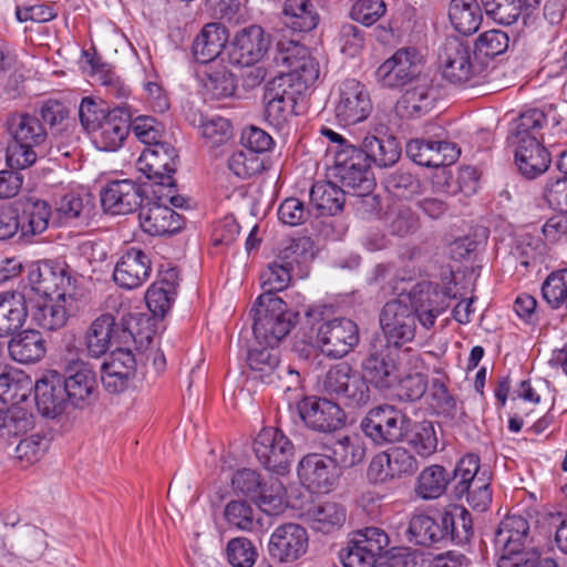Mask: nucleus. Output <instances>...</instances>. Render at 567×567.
Wrapping results in <instances>:
<instances>
[{"mask_svg": "<svg viewBox=\"0 0 567 567\" xmlns=\"http://www.w3.org/2000/svg\"><path fill=\"white\" fill-rule=\"evenodd\" d=\"M445 293L437 286L425 284L410 293V305L401 299L388 301L380 313V326L386 344L404 346L415 337L416 319L425 329L446 309Z\"/></svg>", "mask_w": 567, "mask_h": 567, "instance_id": "nucleus-1", "label": "nucleus"}, {"mask_svg": "<svg viewBox=\"0 0 567 567\" xmlns=\"http://www.w3.org/2000/svg\"><path fill=\"white\" fill-rule=\"evenodd\" d=\"M12 143L6 159L10 167L28 168L47 155L48 133L40 118L30 113H12L7 120Z\"/></svg>", "mask_w": 567, "mask_h": 567, "instance_id": "nucleus-2", "label": "nucleus"}, {"mask_svg": "<svg viewBox=\"0 0 567 567\" xmlns=\"http://www.w3.org/2000/svg\"><path fill=\"white\" fill-rule=\"evenodd\" d=\"M252 331L260 343L276 347L295 327L298 312L288 310L286 302L275 293H261L250 309Z\"/></svg>", "mask_w": 567, "mask_h": 567, "instance_id": "nucleus-3", "label": "nucleus"}, {"mask_svg": "<svg viewBox=\"0 0 567 567\" xmlns=\"http://www.w3.org/2000/svg\"><path fill=\"white\" fill-rule=\"evenodd\" d=\"M453 495L461 499L466 497L467 504L477 512H485L492 503L491 473L482 468L480 457L468 453L463 456L453 471Z\"/></svg>", "mask_w": 567, "mask_h": 567, "instance_id": "nucleus-4", "label": "nucleus"}, {"mask_svg": "<svg viewBox=\"0 0 567 567\" xmlns=\"http://www.w3.org/2000/svg\"><path fill=\"white\" fill-rule=\"evenodd\" d=\"M410 417L398 408L382 404L372 408L362 419L360 427L375 445L383 446L403 441Z\"/></svg>", "mask_w": 567, "mask_h": 567, "instance_id": "nucleus-5", "label": "nucleus"}, {"mask_svg": "<svg viewBox=\"0 0 567 567\" xmlns=\"http://www.w3.org/2000/svg\"><path fill=\"white\" fill-rule=\"evenodd\" d=\"M371 164L359 146H346L336 151L332 175L350 194L351 192H370L374 187Z\"/></svg>", "mask_w": 567, "mask_h": 567, "instance_id": "nucleus-6", "label": "nucleus"}, {"mask_svg": "<svg viewBox=\"0 0 567 567\" xmlns=\"http://www.w3.org/2000/svg\"><path fill=\"white\" fill-rule=\"evenodd\" d=\"M423 58L415 48L398 49L377 69V82L386 89L413 84L422 75Z\"/></svg>", "mask_w": 567, "mask_h": 567, "instance_id": "nucleus-7", "label": "nucleus"}, {"mask_svg": "<svg viewBox=\"0 0 567 567\" xmlns=\"http://www.w3.org/2000/svg\"><path fill=\"white\" fill-rule=\"evenodd\" d=\"M439 63L445 80L453 84L467 83L477 78L482 64L472 61V49L467 42L451 37L439 51Z\"/></svg>", "mask_w": 567, "mask_h": 567, "instance_id": "nucleus-8", "label": "nucleus"}, {"mask_svg": "<svg viewBox=\"0 0 567 567\" xmlns=\"http://www.w3.org/2000/svg\"><path fill=\"white\" fill-rule=\"evenodd\" d=\"M254 452L265 468L285 474L289 471L295 446L278 427H264L254 441Z\"/></svg>", "mask_w": 567, "mask_h": 567, "instance_id": "nucleus-9", "label": "nucleus"}, {"mask_svg": "<svg viewBox=\"0 0 567 567\" xmlns=\"http://www.w3.org/2000/svg\"><path fill=\"white\" fill-rule=\"evenodd\" d=\"M398 347L374 342L362 362L364 378L375 388L391 389L400 381Z\"/></svg>", "mask_w": 567, "mask_h": 567, "instance_id": "nucleus-10", "label": "nucleus"}, {"mask_svg": "<svg viewBox=\"0 0 567 567\" xmlns=\"http://www.w3.org/2000/svg\"><path fill=\"white\" fill-rule=\"evenodd\" d=\"M29 282L33 291L41 298H55L74 300V282L70 271L64 265L52 261L41 262L30 270Z\"/></svg>", "mask_w": 567, "mask_h": 567, "instance_id": "nucleus-11", "label": "nucleus"}, {"mask_svg": "<svg viewBox=\"0 0 567 567\" xmlns=\"http://www.w3.org/2000/svg\"><path fill=\"white\" fill-rule=\"evenodd\" d=\"M372 101L364 84L355 79H347L339 85L334 105L337 121L343 125H354L369 117Z\"/></svg>", "mask_w": 567, "mask_h": 567, "instance_id": "nucleus-12", "label": "nucleus"}, {"mask_svg": "<svg viewBox=\"0 0 567 567\" xmlns=\"http://www.w3.org/2000/svg\"><path fill=\"white\" fill-rule=\"evenodd\" d=\"M317 343L327 357L342 358L359 343L358 326L347 318L322 321L317 329Z\"/></svg>", "mask_w": 567, "mask_h": 567, "instance_id": "nucleus-13", "label": "nucleus"}, {"mask_svg": "<svg viewBox=\"0 0 567 567\" xmlns=\"http://www.w3.org/2000/svg\"><path fill=\"white\" fill-rule=\"evenodd\" d=\"M297 412L307 427L322 433L336 432L347 420L340 404L326 398L306 396L297 403Z\"/></svg>", "mask_w": 567, "mask_h": 567, "instance_id": "nucleus-14", "label": "nucleus"}, {"mask_svg": "<svg viewBox=\"0 0 567 567\" xmlns=\"http://www.w3.org/2000/svg\"><path fill=\"white\" fill-rule=\"evenodd\" d=\"M308 544L309 537L305 527L296 523H286L271 533L268 554L278 564H290L307 553Z\"/></svg>", "mask_w": 567, "mask_h": 567, "instance_id": "nucleus-15", "label": "nucleus"}, {"mask_svg": "<svg viewBox=\"0 0 567 567\" xmlns=\"http://www.w3.org/2000/svg\"><path fill=\"white\" fill-rule=\"evenodd\" d=\"M178 154L174 146L166 142L155 143L146 146L138 161V169L143 172L148 179H154L157 184L173 187V178L176 172Z\"/></svg>", "mask_w": 567, "mask_h": 567, "instance_id": "nucleus-16", "label": "nucleus"}, {"mask_svg": "<svg viewBox=\"0 0 567 567\" xmlns=\"http://www.w3.org/2000/svg\"><path fill=\"white\" fill-rule=\"evenodd\" d=\"M100 200L107 214H131L142 205L141 187L131 179L111 181L101 189Z\"/></svg>", "mask_w": 567, "mask_h": 567, "instance_id": "nucleus-17", "label": "nucleus"}, {"mask_svg": "<svg viewBox=\"0 0 567 567\" xmlns=\"http://www.w3.org/2000/svg\"><path fill=\"white\" fill-rule=\"evenodd\" d=\"M269 38L259 25L243 29L235 37L228 52L229 62L238 66H251L261 60L269 48Z\"/></svg>", "mask_w": 567, "mask_h": 567, "instance_id": "nucleus-18", "label": "nucleus"}, {"mask_svg": "<svg viewBox=\"0 0 567 567\" xmlns=\"http://www.w3.org/2000/svg\"><path fill=\"white\" fill-rule=\"evenodd\" d=\"M60 381L63 382L70 402L75 406L90 399L96 388L92 367L81 359H71L65 362Z\"/></svg>", "mask_w": 567, "mask_h": 567, "instance_id": "nucleus-19", "label": "nucleus"}, {"mask_svg": "<svg viewBox=\"0 0 567 567\" xmlns=\"http://www.w3.org/2000/svg\"><path fill=\"white\" fill-rule=\"evenodd\" d=\"M131 130V113L126 105L113 107L93 131L94 144L99 150L114 152L126 140Z\"/></svg>", "mask_w": 567, "mask_h": 567, "instance_id": "nucleus-20", "label": "nucleus"}, {"mask_svg": "<svg viewBox=\"0 0 567 567\" xmlns=\"http://www.w3.org/2000/svg\"><path fill=\"white\" fill-rule=\"evenodd\" d=\"M406 155L417 165L440 167L453 164L460 156V150L446 141L414 138L406 144Z\"/></svg>", "mask_w": 567, "mask_h": 567, "instance_id": "nucleus-21", "label": "nucleus"}, {"mask_svg": "<svg viewBox=\"0 0 567 567\" xmlns=\"http://www.w3.org/2000/svg\"><path fill=\"white\" fill-rule=\"evenodd\" d=\"M529 524L519 515L506 516L498 525L494 544L501 553L499 559L522 556L526 558L533 553L524 551L523 546L528 536Z\"/></svg>", "mask_w": 567, "mask_h": 567, "instance_id": "nucleus-22", "label": "nucleus"}, {"mask_svg": "<svg viewBox=\"0 0 567 567\" xmlns=\"http://www.w3.org/2000/svg\"><path fill=\"white\" fill-rule=\"evenodd\" d=\"M60 373L49 371L34 385V400L38 411L47 417H56L62 414L71 403Z\"/></svg>", "mask_w": 567, "mask_h": 567, "instance_id": "nucleus-23", "label": "nucleus"}, {"mask_svg": "<svg viewBox=\"0 0 567 567\" xmlns=\"http://www.w3.org/2000/svg\"><path fill=\"white\" fill-rule=\"evenodd\" d=\"M298 475L308 488L328 492L338 478V470L327 453L308 454L299 462Z\"/></svg>", "mask_w": 567, "mask_h": 567, "instance_id": "nucleus-24", "label": "nucleus"}, {"mask_svg": "<svg viewBox=\"0 0 567 567\" xmlns=\"http://www.w3.org/2000/svg\"><path fill=\"white\" fill-rule=\"evenodd\" d=\"M138 219L142 229L152 236L173 235L184 226V219L179 214L157 202L141 206Z\"/></svg>", "mask_w": 567, "mask_h": 567, "instance_id": "nucleus-25", "label": "nucleus"}, {"mask_svg": "<svg viewBox=\"0 0 567 567\" xmlns=\"http://www.w3.org/2000/svg\"><path fill=\"white\" fill-rule=\"evenodd\" d=\"M150 274V257L141 249L131 248L117 261L113 279L120 287L131 290L141 287Z\"/></svg>", "mask_w": 567, "mask_h": 567, "instance_id": "nucleus-26", "label": "nucleus"}, {"mask_svg": "<svg viewBox=\"0 0 567 567\" xmlns=\"http://www.w3.org/2000/svg\"><path fill=\"white\" fill-rule=\"evenodd\" d=\"M323 450L337 467L344 468L362 463L367 454L364 440L358 433L333 435L323 443Z\"/></svg>", "mask_w": 567, "mask_h": 567, "instance_id": "nucleus-27", "label": "nucleus"}, {"mask_svg": "<svg viewBox=\"0 0 567 567\" xmlns=\"http://www.w3.org/2000/svg\"><path fill=\"white\" fill-rule=\"evenodd\" d=\"M488 17L499 24L509 25L523 16L526 27L534 24L533 10L537 9L539 0H481Z\"/></svg>", "mask_w": 567, "mask_h": 567, "instance_id": "nucleus-28", "label": "nucleus"}, {"mask_svg": "<svg viewBox=\"0 0 567 567\" xmlns=\"http://www.w3.org/2000/svg\"><path fill=\"white\" fill-rule=\"evenodd\" d=\"M544 126H546V116L540 109H529L512 122L507 143L515 150L518 146L536 145L540 143Z\"/></svg>", "mask_w": 567, "mask_h": 567, "instance_id": "nucleus-29", "label": "nucleus"}, {"mask_svg": "<svg viewBox=\"0 0 567 567\" xmlns=\"http://www.w3.org/2000/svg\"><path fill=\"white\" fill-rule=\"evenodd\" d=\"M247 362L251 377L266 384H275L281 379V372L295 373L289 367H280L278 351L275 347L265 346L248 351Z\"/></svg>", "mask_w": 567, "mask_h": 567, "instance_id": "nucleus-30", "label": "nucleus"}, {"mask_svg": "<svg viewBox=\"0 0 567 567\" xmlns=\"http://www.w3.org/2000/svg\"><path fill=\"white\" fill-rule=\"evenodd\" d=\"M73 300L55 298H41L32 307L31 320L39 328L55 331L63 328L69 319Z\"/></svg>", "mask_w": 567, "mask_h": 567, "instance_id": "nucleus-31", "label": "nucleus"}, {"mask_svg": "<svg viewBox=\"0 0 567 567\" xmlns=\"http://www.w3.org/2000/svg\"><path fill=\"white\" fill-rule=\"evenodd\" d=\"M19 209L21 234L37 235L48 229L52 218L50 204L37 197H27L16 203Z\"/></svg>", "mask_w": 567, "mask_h": 567, "instance_id": "nucleus-32", "label": "nucleus"}, {"mask_svg": "<svg viewBox=\"0 0 567 567\" xmlns=\"http://www.w3.org/2000/svg\"><path fill=\"white\" fill-rule=\"evenodd\" d=\"M28 317L25 297L18 291L0 293V338L12 336L21 329Z\"/></svg>", "mask_w": 567, "mask_h": 567, "instance_id": "nucleus-33", "label": "nucleus"}, {"mask_svg": "<svg viewBox=\"0 0 567 567\" xmlns=\"http://www.w3.org/2000/svg\"><path fill=\"white\" fill-rule=\"evenodd\" d=\"M228 40L227 29L217 22L207 23L193 42V54L198 63L218 58Z\"/></svg>", "mask_w": 567, "mask_h": 567, "instance_id": "nucleus-34", "label": "nucleus"}, {"mask_svg": "<svg viewBox=\"0 0 567 567\" xmlns=\"http://www.w3.org/2000/svg\"><path fill=\"white\" fill-rule=\"evenodd\" d=\"M435 94L431 81L421 75L414 85L405 91L399 105L403 115L417 118L427 114L434 106Z\"/></svg>", "mask_w": 567, "mask_h": 567, "instance_id": "nucleus-35", "label": "nucleus"}, {"mask_svg": "<svg viewBox=\"0 0 567 567\" xmlns=\"http://www.w3.org/2000/svg\"><path fill=\"white\" fill-rule=\"evenodd\" d=\"M406 540L417 546H432L444 543L442 514L436 518L426 514L413 515L405 530Z\"/></svg>", "mask_w": 567, "mask_h": 567, "instance_id": "nucleus-36", "label": "nucleus"}, {"mask_svg": "<svg viewBox=\"0 0 567 567\" xmlns=\"http://www.w3.org/2000/svg\"><path fill=\"white\" fill-rule=\"evenodd\" d=\"M348 190L331 182H316L309 193L310 204L318 215L333 216L343 209Z\"/></svg>", "mask_w": 567, "mask_h": 567, "instance_id": "nucleus-37", "label": "nucleus"}, {"mask_svg": "<svg viewBox=\"0 0 567 567\" xmlns=\"http://www.w3.org/2000/svg\"><path fill=\"white\" fill-rule=\"evenodd\" d=\"M10 357L20 363H33L45 354V341L35 330H25L8 343Z\"/></svg>", "mask_w": 567, "mask_h": 567, "instance_id": "nucleus-38", "label": "nucleus"}, {"mask_svg": "<svg viewBox=\"0 0 567 567\" xmlns=\"http://www.w3.org/2000/svg\"><path fill=\"white\" fill-rule=\"evenodd\" d=\"M359 147L365 153L369 163H374L379 167L392 166L401 156V147L393 136L380 138L368 135Z\"/></svg>", "mask_w": 567, "mask_h": 567, "instance_id": "nucleus-39", "label": "nucleus"}, {"mask_svg": "<svg viewBox=\"0 0 567 567\" xmlns=\"http://www.w3.org/2000/svg\"><path fill=\"white\" fill-rule=\"evenodd\" d=\"M114 329L115 318L110 313L101 315L92 321L84 337L85 347L91 357L100 358L109 351Z\"/></svg>", "mask_w": 567, "mask_h": 567, "instance_id": "nucleus-40", "label": "nucleus"}, {"mask_svg": "<svg viewBox=\"0 0 567 567\" xmlns=\"http://www.w3.org/2000/svg\"><path fill=\"white\" fill-rule=\"evenodd\" d=\"M346 517V508L334 502L315 504L307 512L311 528L323 534H330L342 527Z\"/></svg>", "mask_w": 567, "mask_h": 567, "instance_id": "nucleus-41", "label": "nucleus"}, {"mask_svg": "<svg viewBox=\"0 0 567 567\" xmlns=\"http://www.w3.org/2000/svg\"><path fill=\"white\" fill-rule=\"evenodd\" d=\"M33 426L34 415L28 409L17 404L6 409L0 408V440L10 441L19 437Z\"/></svg>", "mask_w": 567, "mask_h": 567, "instance_id": "nucleus-42", "label": "nucleus"}, {"mask_svg": "<svg viewBox=\"0 0 567 567\" xmlns=\"http://www.w3.org/2000/svg\"><path fill=\"white\" fill-rule=\"evenodd\" d=\"M449 18L457 32L464 35L473 34L482 23L481 7L476 0H452Z\"/></svg>", "mask_w": 567, "mask_h": 567, "instance_id": "nucleus-43", "label": "nucleus"}, {"mask_svg": "<svg viewBox=\"0 0 567 567\" xmlns=\"http://www.w3.org/2000/svg\"><path fill=\"white\" fill-rule=\"evenodd\" d=\"M282 21L289 29L308 32L318 24V13L310 0H286Z\"/></svg>", "mask_w": 567, "mask_h": 567, "instance_id": "nucleus-44", "label": "nucleus"}, {"mask_svg": "<svg viewBox=\"0 0 567 567\" xmlns=\"http://www.w3.org/2000/svg\"><path fill=\"white\" fill-rule=\"evenodd\" d=\"M514 152L518 169L527 178H535L549 167L550 155L542 142L530 146H518Z\"/></svg>", "mask_w": 567, "mask_h": 567, "instance_id": "nucleus-45", "label": "nucleus"}, {"mask_svg": "<svg viewBox=\"0 0 567 567\" xmlns=\"http://www.w3.org/2000/svg\"><path fill=\"white\" fill-rule=\"evenodd\" d=\"M442 528L444 543L465 544L473 535L471 514L464 507L444 512L442 513Z\"/></svg>", "mask_w": 567, "mask_h": 567, "instance_id": "nucleus-46", "label": "nucleus"}, {"mask_svg": "<svg viewBox=\"0 0 567 567\" xmlns=\"http://www.w3.org/2000/svg\"><path fill=\"white\" fill-rule=\"evenodd\" d=\"M452 484V477L441 465L425 467L419 475L415 493L423 499H435L440 497Z\"/></svg>", "mask_w": 567, "mask_h": 567, "instance_id": "nucleus-47", "label": "nucleus"}, {"mask_svg": "<svg viewBox=\"0 0 567 567\" xmlns=\"http://www.w3.org/2000/svg\"><path fill=\"white\" fill-rule=\"evenodd\" d=\"M403 440L421 456L433 454L437 447V436L431 421L410 422Z\"/></svg>", "mask_w": 567, "mask_h": 567, "instance_id": "nucleus-48", "label": "nucleus"}, {"mask_svg": "<svg viewBox=\"0 0 567 567\" xmlns=\"http://www.w3.org/2000/svg\"><path fill=\"white\" fill-rule=\"evenodd\" d=\"M310 248L309 238L290 239L278 250L274 260L293 271L296 267L306 262L312 256Z\"/></svg>", "mask_w": 567, "mask_h": 567, "instance_id": "nucleus-49", "label": "nucleus"}, {"mask_svg": "<svg viewBox=\"0 0 567 567\" xmlns=\"http://www.w3.org/2000/svg\"><path fill=\"white\" fill-rule=\"evenodd\" d=\"M47 546L44 530L34 526H27L17 539V549L29 561L38 560L43 555Z\"/></svg>", "mask_w": 567, "mask_h": 567, "instance_id": "nucleus-50", "label": "nucleus"}, {"mask_svg": "<svg viewBox=\"0 0 567 567\" xmlns=\"http://www.w3.org/2000/svg\"><path fill=\"white\" fill-rule=\"evenodd\" d=\"M305 92L301 84L296 83L286 72H282L267 84L265 96L275 97L296 106L298 99Z\"/></svg>", "mask_w": 567, "mask_h": 567, "instance_id": "nucleus-51", "label": "nucleus"}, {"mask_svg": "<svg viewBox=\"0 0 567 567\" xmlns=\"http://www.w3.org/2000/svg\"><path fill=\"white\" fill-rule=\"evenodd\" d=\"M367 379L358 371L353 370L346 382L342 393L338 401L348 408L357 409L367 405L370 401V389L367 384Z\"/></svg>", "mask_w": 567, "mask_h": 567, "instance_id": "nucleus-52", "label": "nucleus"}, {"mask_svg": "<svg viewBox=\"0 0 567 567\" xmlns=\"http://www.w3.org/2000/svg\"><path fill=\"white\" fill-rule=\"evenodd\" d=\"M226 558L233 567H252L258 558V550L250 539L235 537L227 543Z\"/></svg>", "mask_w": 567, "mask_h": 567, "instance_id": "nucleus-53", "label": "nucleus"}, {"mask_svg": "<svg viewBox=\"0 0 567 567\" xmlns=\"http://www.w3.org/2000/svg\"><path fill=\"white\" fill-rule=\"evenodd\" d=\"M509 38L506 32L501 30H489L482 33L474 45V55L476 59H493L508 49Z\"/></svg>", "mask_w": 567, "mask_h": 567, "instance_id": "nucleus-54", "label": "nucleus"}, {"mask_svg": "<svg viewBox=\"0 0 567 567\" xmlns=\"http://www.w3.org/2000/svg\"><path fill=\"white\" fill-rule=\"evenodd\" d=\"M542 293L550 308L565 306L567 309V269L551 272L542 286Z\"/></svg>", "mask_w": 567, "mask_h": 567, "instance_id": "nucleus-55", "label": "nucleus"}, {"mask_svg": "<svg viewBox=\"0 0 567 567\" xmlns=\"http://www.w3.org/2000/svg\"><path fill=\"white\" fill-rule=\"evenodd\" d=\"M385 189L398 197H411L420 192V181L411 172L399 168L383 178Z\"/></svg>", "mask_w": 567, "mask_h": 567, "instance_id": "nucleus-56", "label": "nucleus"}, {"mask_svg": "<svg viewBox=\"0 0 567 567\" xmlns=\"http://www.w3.org/2000/svg\"><path fill=\"white\" fill-rule=\"evenodd\" d=\"M49 440L41 434H31L20 440L16 446V457L22 466H29L38 462L48 451Z\"/></svg>", "mask_w": 567, "mask_h": 567, "instance_id": "nucleus-57", "label": "nucleus"}, {"mask_svg": "<svg viewBox=\"0 0 567 567\" xmlns=\"http://www.w3.org/2000/svg\"><path fill=\"white\" fill-rule=\"evenodd\" d=\"M352 372L353 369L346 362L331 367L319 381L320 391L338 400Z\"/></svg>", "mask_w": 567, "mask_h": 567, "instance_id": "nucleus-58", "label": "nucleus"}, {"mask_svg": "<svg viewBox=\"0 0 567 567\" xmlns=\"http://www.w3.org/2000/svg\"><path fill=\"white\" fill-rule=\"evenodd\" d=\"M351 540L360 546L364 554L368 553L375 560L389 545L388 535L378 527H367L359 530Z\"/></svg>", "mask_w": 567, "mask_h": 567, "instance_id": "nucleus-59", "label": "nucleus"}, {"mask_svg": "<svg viewBox=\"0 0 567 567\" xmlns=\"http://www.w3.org/2000/svg\"><path fill=\"white\" fill-rule=\"evenodd\" d=\"M228 167L236 176L249 178L264 169V161L259 155L245 148L229 157Z\"/></svg>", "mask_w": 567, "mask_h": 567, "instance_id": "nucleus-60", "label": "nucleus"}, {"mask_svg": "<svg viewBox=\"0 0 567 567\" xmlns=\"http://www.w3.org/2000/svg\"><path fill=\"white\" fill-rule=\"evenodd\" d=\"M225 518L230 526L250 532L255 528V509L245 501H231L226 505Z\"/></svg>", "mask_w": 567, "mask_h": 567, "instance_id": "nucleus-61", "label": "nucleus"}, {"mask_svg": "<svg viewBox=\"0 0 567 567\" xmlns=\"http://www.w3.org/2000/svg\"><path fill=\"white\" fill-rule=\"evenodd\" d=\"M284 491L285 488L278 480H270L269 485L264 483L260 494L254 501L262 512L276 515L284 508Z\"/></svg>", "mask_w": 567, "mask_h": 567, "instance_id": "nucleus-62", "label": "nucleus"}, {"mask_svg": "<svg viewBox=\"0 0 567 567\" xmlns=\"http://www.w3.org/2000/svg\"><path fill=\"white\" fill-rule=\"evenodd\" d=\"M111 110L103 101L97 102L90 96L83 97L79 106L81 125L85 131L93 132Z\"/></svg>", "mask_w": 567, "mask_h": 567, "instance_id": "nucleus-63", "label": "nucleus"}, {"mask_svg": "<svg viewBox=\"0 0 567 567\" xmlns=\"http://www.w3.org/2000/svg\"><path fill=\"white\" fill-rule=\"evenodd\" d=\"M292 271L276 260L268 264L267 268L260 275L264 293H275L286 289L291 281Z\"/></svg>", "mask_w": 567, "mask_h": 567, "instance_id": "nucleus-64", "label": "nucleus"}]
</instances>
